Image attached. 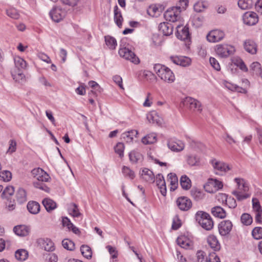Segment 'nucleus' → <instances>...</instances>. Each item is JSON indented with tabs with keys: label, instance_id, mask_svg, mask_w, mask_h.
<instances>
[{
	"label": "nucleus",
	"instance_id": "33",
	"mask_svg": "<svg viewBox=\"0 0 262 262\" xmlns=\"http://www.w3.org/2000/svg\"><path fill=\"white\" fill-rule=\"evenodd\" d=\"M180 183L182 188L185 190H188L191 187V181L186 175H183L181 177Z\"/></svg>",
	"mask_w": 262,
	"mask_h": 262
},
{
	"label": "nucleus",
	"instance_id": "17",
	"mask_svg": "<svg viewBox=\"0 0 262 262\" xmlns=\"http://www.w3.org/2000/svg\"><path fill=\"white\" fill-rule=\"evenodd\" d=\"M211 163L215 170L220 172H226L230 169L228 165L224 162L218 161L215 159L211 160Z\"/></svg>",
	"mask_w": 262,
	"mask_h": 262
},
{
	"label": "nucleus",
	"instance_id": "28",
	"mask_svg": "<svg viewBox=\"0 0 262 262\" xmlns=\"http://www.w3.org/2000/svg\"><path fill=\"white\" fill-rule=\"evenodd\" d=\"M168 181L170 182L171 191L176 189L178 185V179L177 175L173 173H170L167 176Z\"/></svg>",
	"mask_w": 262,
	"mask_h": 262
},
{
	"label": "nucleus",
	"instance_id": "57",
	"mask_svg": "<svg viewBox=\"0 0 262 262\" xmlns=\"http://www.w3.org/2000/svg\"><path fill=\"white\" fill-rule=\"evenodd\" d=\"M232 194L236 197L237 200L238 201H242L246 199L250 196L249 194L245 193L242 194L240 191L237 190L233 191L232 192Z\"/></svg>",
	"mask_w": 262,
	"mask_h": 262
},
{
	"label": "nucleus",
	"instance_id": "1",
	"mask_svg": "<svg viewBox=\"0 0 262 262\" xmlns=\"http://www.w3.org/2000/svg\"><path fill=\"white\" fill-rule=\"evenodd\" d=\"M195 218L199 225L206 230H210L213 227V222L210 215L203 211L196 212Z\"/></svg>",
	"mask_w": 262,
	"mask_h": 262
},
{
	"label": "nucleus",
	"instance_id": "18",
	"mask_svg": "<svg viewBox=\"0 0 262 262\" xmlns=\"http://www.w3.org/2000/svg\"><path fill=\"white\" fill-rule=\"evenodd\" d=\"M38 243L47 251H53L55 250L54 244L50 238H40Z\"/></svg>",
	"mask_w": 262,
	"mask_h": 262
},
{
	"label": "nucleus",
	"instance_id": "37",
	"mask_svg": "<svg viewBox=\"0 0 262 262\" xmlns=\"http://www.w3.org/2000/svg\"><path fill=\"white\" fill-rule=\"evenodd\" d=\"M104 38L105 43L110 49L114 50L116 48L117 44V41L114 37L107 35L104 37Z\"/></svg>",
	"mask_w": 262,
	"mask_h": 262
},
{
	"label": "nucleus",
	"instance_id": "24",
	"mask_svg": "<svg viewBox=\"0 0 262 262\" xmlns=\"http://www.w3.org/2000/svg\"><path fill=\"white\" fill-rule=\"evenodd\" d=\"M42 203L48 212H50L57 207L56 203L52 199L49 198H45Z\"/></svg>",
	"mask_w": 262,
	"mask_h": 262
},
{
	"label": "nucleus",
	"instance_id": "49",
	"mask_svg": "<svg viewBox=\"0 0 262 262\" xmlns=\"http://www.w3.org/2000/svg\"><path fill=\"white\" fill-rule=\"evenodd\" d=\"M122 171L125 177H128L131 179H133L135 178L134 172L127 166H124L122 167Z\"/></svg>",
	"mask_w": 262,
	"mask_h": 262
},
{
	"label": "nucleus",
	"instance_id": "41",
	"mask_svg": "<svg viewBox=\"0 0 262 262\" xmlns=\"http://www.w3.org/2000/svg\"><path fill=\"white\" fill-rule=\"evenodd\" d=\"M62 245L64 249L68 250L73 251L75 249L74 243L67 238L62 240Z\"/></svg>",
	"mask_w": 262,
	"mask_h": 262
},
{
	"label": "nucleus",
	"instance_id": "25",
	"mask_svg": "<svg viewBox=\"0 0 262 262\" xmlns=\"http://www.w3.org/2000/svg\"><path fill=\"white\" fill-rule=\"evenodd\" d=\"M138 134L137 130L133 129L125 132L121 135V138L123 139L127 143L132 142L133 137L136 136Z\"/></svg>",
	"mask_w": 262,
	"mask_h": 262
},
{
	"label": "nucleus",
	"instance_id": "43",
	"mask_svg": "<svg viewBox=\"0 0 262 262\" xmlns=\"http://www.w3.org/2000/svg\"><path fill=\"white\" fill-rule=\"evenodd\" d=\"M252 235L255 239H260L262 238V228L260 227H256L252 231Z\"/></svg>",
	"mask_w": 262,
	"mask_h": 262
},
{
	"label": "nucleus",
	"instance_id": "63",
	"mask_svg": "<svg viewBox=\"0 0 262 262\" xmlns=\"http://www.w3.org/2000/svg\"><path fill=\"white\" fill-rule=\"evenodd\" d=\"M207 262H221L219 257L215 253H210Z\"/></svg>",
	"mask_w": 262,
	"mask_h": 262
},
{
	"label": "nucleus",
	"instance_id": "31",
	"mask_svg": "<svg viewBox=\"0 0 262 262\" xmlns=\"http://www.w3.org/2000/svg\"><path fill=\"white\" fill-rule=\"evenodd\" d=\"M89 85L90 87L95 90V91L93 90L91 91L89 93V96L94 95V96H97V92H98L99 93L101 92L102 89L96 82L93 80L90 81L89 82Z\"/></svg>",
	"mask_w": 262,
	"mask_h": 262
},
{
	"label": "nucleus",
	"instance_id": "12",
	"mask_svg": "<svg viewBox=\"0 0 262 262\" xmlns=\"http://www.w3.org/2000/svg\"><path fill=\"white\" fill-rule=\"evenodd\" d=\"M160 74L161 75L159 77L165 82L172 83L175 80V76L172 71L167 67H165L164 71Z\"/></svg>",
	"mask_w": 262,
	"mask_h": 262
},
{
	"label": "nucleus",
	"instance_id": "10",
	"mask_svg": "<svg viewBox=\"0 0 262 262\" xmlns=\"http://www.w3.org/2000/svg\"><path fill=\"white\" fill-rule=\"evenodd\" d=\"M32 176L37 180L48 182L50 179L49 175L40 168H34L31 170Z\"/></svg>",
	"mask_w": 262,
	"mask_h": 262
},
{
	"label": "nucleus",
	"instance_id": "26",
	"mask_svg": "<svg viewBox=\"0 0 262 262\" xmlns=\"http://www.w3.org/2000/svg\"><path fill=\"white\" fill-rule=\"evenodd\" d=\"M114 20L118 27L121 28L122 25L123 20L121 11L119 10L117 5L114 7Z\"/></svg>",
	"mask_w": 262,
	"mask_h": 262
},
{
	"label": "nucleus",
	"instance_id": "53",
	"mask_svg": "<svg viewBox=\"0 0 262 262\" xmlns=\"http://www.w3.org/2000/svg\"><path fill=\"white\" fill-rule=\"evenodd\" d=\"M197 262H207L208 257L206 256V253L201 250L198 251L196 254Z\"/></svg>",
	"mask_w": 262,
	"mask_h": 262
},
{
	"label": "nucleus",
	"instance_id": "5",
	"mask_svg": "<svg viewBox=\"0 0 262 262\" xmlns=\"http://www.w3.org/2000/svg\"><path fill=\"white\" fill-rule=\"evenodd\" d=\"M180 13L181 10H178L177 7H172L165 12L164 15L166 20L175 22L180 18Z\"/></svg>",
	"mask_w": 262,
	"mask_h": 262
},
{
	"label": "nucleus",
	"instance_id": "19",
	"mask_svg": "<svg viewBox=\"0 0 262 262\" xmlns=\"http://www.w3.org/2000/svg\"><path fill=\"white\" fill-rule=\"evenodd\" d=\"M142 178L149 183L155 182V177L153 172L147 168H144L141 173Z\"/></svg>",
	"mask_w": 262,
	"mask_h": 262
},
{
	"label": "nucleus",
	"instance_id": "23",
	"mask_svg": "<svg viewBox=\"0 0 262 262\" xmlns=\"http://www.w3.org/2000/svg\"><path fill=\"white\" fill-rule=\"evenodd\" d=\"M211 213L215 217L220 219H224L227 214L225 210L220 206H215L211 209Z\"/></svg>",
	"mask_w": 262,
	"mask_h": 262
},
{
	"label": "nucleus",
	"instance_id": "51",
	"mask_svg": "<svg viewBox=\"0 0 262 262\" xmlns=\"http://www.w3.org/2000/svg\"><path fill=\"white\" fill-rule=\"evenodd\" d=\"M250 70H252L255 74L260 73L261 67L260 64L258 62H253L250 67Z\"/></svg>",
	"mask_w": 262,
	"mask_h": 262
},
{
	"label": "nucleus",
	"instance_id": "36",
	"mask_svg": "<svg viewBox=\"0 0 262 262\" xmlns=\"http://www.w3.org/2000/svg\"><path fill=\"white\" fill-rule=\"evenodd\" d=\"M82 255L87 259H90L92 256L91 248L88 245H83L80 247Z\"/></svg>",
	"mask_w": 262,
	"mask_h": 262
},
{
	"label": "nucleus",
	"instance_id": "58",
	"mask_svg": "<svg viewBox=\"0 0 262 262\" xmlns=\"http://www.w3.org/2000/svg\"><path fill=\"white\" fill-rule=\"evenodd\" d=\"M166 66L160 63L155 64L154 67V72L158 75L159 77L161 75L160 74L164 71V69Z\"/></svg>",
	"mask_w": 262,
	"mask_h": 262
},
{
	"label": "nucleus",
	"instance_id": "59",
	"mask_svg": "<svg viewBox=\"0 0 262 262\" xmlns=\"http://www.w3.org/2000/svg\"><path fill=\"white\" fill-rule=\"evenodd\" d=\"M141 155L139 152L132 151L129 154L130 161L133 163H136L140 159Z\"/></svg>",
	"mask_w": 262,
	"mask_h": 262
},
{
	"label": "nucleus",
	"instance_id": "62",
	"mask_svg": "<svg viewBox=\"0 0 262 262\" xmlns=\"http://www.w3.org/2000/svg\"><path fill=\"white\" fill-rule=\"evenodd\" d=\"M156 183L158 187L162 186V184H165V181L163 175L161 173L158 174L156 177Z\"/></svg>",
	"mask_w": 262,
	"mask_h": 262
},
{
	"label": "nucleus",
	"instance_id": "21",
	"mask_svg": "<svg viewBox=\"0 0 262 262\" xmlns=\"http://www.w3.org/2000/svg\"><path fill=\"white\" fill-rule=\"evenodd\" d=\"M245 50L251 54H255L257 52V46L255 42L252 40H246L244 44Z\"/></svg>",
	"mask_w": 262,
	"mask_h": 262
},
{
	"label": "nucleus",
	"instance_id": "35",
	"mask_svg": "<svg viewBox=\"0 0 262 262\" xmlns=\"http://www.w3.org/2000/svg\"><path fill=\"white\" fill-rule=\"evenodd\" d=\"M241 221L244 225L249 226L253 222V218L250 214L244 213L241 216Z\"/></svg>",
	"mask_w": 262,
	"mask_h": 262
},
{
	"label": "nucleus",
	"instance_id": "52",
	"mask_svg": "<svg viewBox=\"0 0 262 262\" xmlns=\"http://www.w3.org/2000/svg\"><path fill=\"white\" fill-rule=\"evenodd\" d=\"M177 244L181 248L187 249L189 246V243L183 237H179L177 239Z\"/></svg>",
	"mask_w": 262,
	"mask_h": 262
},
{
	"label": "nucleus",
	"instance_id": "16",
	"mask_svg": "<svg viewBox=\"0 0 262 262\" xmlns=\"http://www.w3.org/2000/svg\"><path fill=\"white\" fill-rule=\"evenodd\" d=\"M173 27L170 23L167 22L161 23L159 25V29L164 35L169 36L172 34Z\"/></svg>",
	"mask_w": 262,
	"mask_h": 262
},
{
	"label": "nucleus",
	"instance_id": "34",
	"mask_svg": "<svg viewBox=\"0 0 262 262\" xmlns=\"http://www.w3.org/2000/svg\"><path fill=\"white\" fill-rule=\"evenodd\" d=\"M191 195L196 201L203 199L204 195L203 192L197 188H192L191 190Z\"/></svg>",
	"mask_w": 262,
	"mask_h": 262
},
{
	"label": "nucleus",
	"instance_id": "6",
	"mask_svg": "<svg viewBox=\"0 0 262 262\" xmlns=\"http://www.w3.org/2000/svg\"><path fill=\"white\" fill-rule=\"evenodd\" d=\"M243 22L248 26H254L258 21L257 14L254 12H246L243 16Z\"/></svg>",
	"mask_w": 262,
	"mask_h": 262
},
{
	"label": "nucleus",
	"instance_id": "32",
	"mask_svg": "<svg viewBox=\"0 0 262 262\" xmlns=\"http://www.w3.org/2000/svg\"><path fill=\"white\" fill-rule=\"evenodd\" d=\"M157 141V136L154 133L148 134L142 139V142L145 145L150 144Z\"/></svg>",
	"mask_w": 262,
	"mask_h": 262
},
{
	"label": "nucleus",
	"instance_id": "4",
	"mask_svg": "<svg viewBox=\"0 0 262 262\" xmlns=\"http://www.w3.org/2000/svg\"><path fill=\"white\" fill-rule=\"evenodd\" d=\"M177 31L176 35L177 37L181 40L190 41V34L188 27L179 25L176 27Z\"/></svg>",
	"mask_w": 262,
	"mask_h": 262
},
{
	"label": "nucleus",
	"instance_id": "30",
	"mask_svg": "<svg viewBox=\"0 0 262 262\" xmlns=\"http://www.w3.org/2000/svg\"><path fill=\"white\" fill-rule=\"evenodd\" d=\"M15 256L17 260L24 261L26 260L28 257V252L25 249H18L15 253Z\"/></svg>",
	"mask_w": 262,
	"mask_h": 262
},
{
	"label": "nucleus",
	"instance_id": "44",
	"mask_svg": "<svg viewBox=\"0 0 262 262\" xmlns=\"http://www.w3.org/2000/svg\"><path fill=\"white\" fill-rule=\"evenodd\" d=\"M188 164L191 166H198L200 165V158L196 156H189L187 159Z\"/></svg>",
	"mask_w": 262,
	"mask_h": 262
},
{
	"label": "nucleus",
	"instance_id": "29",
	"mask_svg": "<svg viewBox=\"0 0 262 262\" xmlns=\"http://www.w3.org/2000/svg\"><path fill=\"white\" fill-rule=\"evenodd\" d=\"M16 200L19 204H23L26 202L27 199V194L25 189L19 188L16 193Z\"/></svg>",
	"mask_w": 262,
	"mask_h": 262
},
{
	"label": "nucleus",
	"instance_id": "56",
	"mask_svg": "<svg viewBox=\"0 0 262 262\" xmlns=\"http://www.w3.org/2000/svg\"><path fill=\"white\" fill-rule=\"evenodd\" d=\"M188 0H179L178 3L177 4L176 7H177L178 10L181 11L185 10L188 5Z\"/></svg>",
	"mask_w": 262,
	"mask_h": 262
},
{
	"label": "nucleus",
	"instance_id": "48",
	"mask_svg": "<svg viewBox=\"0 0 262 262\" xmlns=\"http://www.w3.org/2000/svg\"><path fill=\"white\" fill-rule=\"evenodd\" d=\"M115 151L118 154L120 158L124 156V145L121 142L118 143L114 147Z\"/></svg>",
	"mask_w": 262,
	"mask_h": 262
},
{
	"label": "nucleus",
	"instance_id": "14",
	"mask_svg": "<svg viewBox=\"0 0 262 262\" xmlns=\"http://www.w3.org/2000/svg\"><path fill=\"white\" fill-rule=\"evenodd\" d=\"M50 15L53 21L58 23L64 17L65 13L61 9L55 8L50 12Z\"/></svg>",
	"mask_w": 262,
	"mask_h": 262
},
{
	"label": "nucleus",
	"instance_id": "64",
	"mask_svg": "<svg viewBox=\"0 0 262 262\" xmlns=\"http://www.w3.org/2000/svg\"><path fill=\"white\" fill-rule=\"evenodd\" d=\"M113 79L114 81L122 89H123L122 84V79L120 76L116 75L113 76Z\"/></svg>",
	"mask_w": 262,
	"mask_h": 262
},
{
	"label": "nucleus",
	"instance_id": "40",
	"mask_svg": "<svg viewBox=\"0 0 262 262\" xmlns=\"http://www.w3.org/2000/svg\"><path fill=\"white\" fill-rule=\"evenodd\" d=\"M69 211L74 217H78L81 215L79 212L78 206L75 203H71L69 208Z\"/></svg>",
	"mask_w": 262,
	"mask_h": 262
},
{
	"label": "nucleus",
	"instance_id": "11",
	"mask_svg": "<svg viewBox=\"0 0 262 262\" xmlns=\"http://www.w3.org/2000/svg\"><path fill=\"white\" fill-rule=\"evenodd\" d=\"M13 230L17 235L25 237L29 235L31 231V227L25 225H19L14 226Z\"/></svg>",
	"mask_w": 262,
	"mask_h": 262
},
{
	"label": "nucleus",
	"instance_id": "61",
	"mask_svg": "<svg viewBox=\"0 0 262 262\" xmlns=\"http://www.w3.org/2000/svg\"><path fill=\"white\" fill-rule=\"evenodd\" d=\"M226 203L230 208H235L237 206L236 200L233 198H226Z\"/></svg>",
	"mask_w": 262,
	"mask_h": 262
},
{
	"label": "nucleus",
	"instance_id": "50",
	"mask_svg": "<svg viewBox=\"0 0 262 262\" xmlns=\"http://www.w3.org/2000/svg\"><path fill=\"white\" fill-rule=\"evenodd\" d=\"M15 66L19 69H25L26 67V62L21 58L17 57L14 58Z\"/></svg>",
	"mask_w": 262,
	"mask_h": 262
},
{
	"label": "nucleus",
	"instance_id": "9",
	"mask_svg": "<svg viewBox=\"0 0 262 262\" xmlns=\"http://www.w3.org/2000/svg\"><path fill=\"white\" fill-rule=\"evenodd\" d=\"M232 227V223L230 220L222 221L218 226L220 234L222 236H226L228 235L230 232Z\"/></svg>",
	"mask_w": 262,
	"mask_h": 262
},
{
	"label": "nucleus",
	"instance_id": "8",
	"mask_svg": "<svg viewBox=\"0 0 262 262\" xmlns=\"http://www.w3.org/2000/svg\"><path fill=\"white\" fill-rule=\"evenodd\" d=\"M224 33L220 30L211 31L207 35L206 38L208 41L215 42L221 41L224 37Z\"/></svg>",
	"mask_w": 262,
	"mask_h": 262
},
{
	"label": "nucleus",
	"instance_id": "47",
	"mask_svg": "<svg viewBox=\"0 0 262 262\" xmlns=\"http://www.w3.org/2000/svg\"><path fill=\"white\" fill-rule=\"evenodd\" d=\"M252 208L253 210L256 213H262V208L260 204L259 200L256 198L252 199Z\"/></svg>",
	"mask_w": 262,
	"mask_h": 262
},
{
	"label": "nucleus",
	"instance_id": "7",
	"mask_svg": "<svg viewBox=\"0 0 262 262\" xmlns=\"http://www.w3.org/2000/svg\"><path fill=\"white\" fill-rule=\"evenodd\" d=\"M177 205L182 211H187L192 207V202L186 196H180L176 201Z\"/></svg>",
	"mask_w": 262,
	"mask_h": 262
},
{
	"label": "nucleus",
	"instance_id": "42",
	"mask_svg": "<svg viewBox=\"0 0 262 262\" xmlns=\"http://www.w3.org/2000/svg\"><path fill=\"white\" fill-rule=\"evenodd\" d=\"M45 181L37 180L36 181L34 182L33 185L35 187L43 190L45 192H49L50 191V188L45 183H43Z\"/></svg>",
	"mask_w": 262,
	"mask_h": 262
},
{
	"label": "nucleus",
	"instance_id": "39",
	"mask_svg": "<svg viewBox=\"0 0 262 262\" xmlns=\"http://www.w3.org/2000/svg\"><path fill=\"white\" fill-rule=\"evenodd\" d=\"M237 5L241 9L246 10L252 6L253 2L252 0H239Z\"/></svg>",
	"mask_w": 262,
	"mask_h": 262
},
{
	"label": "nucleus",
	"instance_id": "3",
	"mask_svg": "<svg viewBox=\"0 0 262 262\" xmlns=\"http://www.w3.org/2000/svg\"><path fill=\"white\" fill-rule=\"evenodd\" d=\"M234 47L228 45H218L216 46V53L221 57H227L235 52Z\"/></svg>",
	"mask_w": 262,
	"mask_h": 262
},
{
	"label": "nucleus",
	"instance_id": "60",
	"mask_svg": "<svg viewBox=\"0 0 262 262\" xmlns=\"http://www.w3.org/2000/svg\"><path fill=\"white\" fill-rule=\"evenodd\" d=\"M211 66L216 71H219L221 70L220 65L218 61L214 57H211L209 59Z\"/></svg>",
	"mask_w": 262,
	"mask_h": 262
},
{
	"label": "nucleus",
	"instance_id": "15",
	"mask_svg": "<svg viewBox=\"0 0 262 262\" xmlns=\"http://www.w3.org/2000/svg\"><path fill=\"white\" fill-rule=\"evenodd\" d=\"M167 146L172 151L177 152L182 151L184 148V143L180 140L176 141L173 140H169Z\"/></svg>",
	"mask_w": 262,
	"mask_h": 262
},
{
	"label": "nucleus",
	"instance_id": "20",
	"mask_svg": "<svg viewBox=\"0 0 262 262\" xmlns=\"http://www.w3.org/2000/svg\"><path fill=\"white\" fill-rule=\"evenodd\" d=\"M207 243L213 251H217L220 250L221 246L215 236L213 235L208 236L207 237Z\"/></svg>",
	"mask_w": 262,
	"mask_h": 262
},
{
	"label": "nucleus",
	"instance_id": "55",
	"mask_svg": "<svg viewBox=\"0 0 262 262\" xmlns=\"http://www.w3.org/2000/svg\"><path fill=\"white\" fill-rule=\"evenodd\" d=\"M191 60L190 58L186 56H180V66L182 67H187L190 64Z\"/></svg>",
	"mask_w": 262,
	"mask_h": 262
},
{
	"label": "nucleus",
	"instance_id": "22",
	"mask_svg": "<svg viewBox=\"0 0 262 262\" xmlns=\"http://www.w3.org/2000/svg\"><path fill=\"white\" fill-rule=\"evenodd\" d=\"M27 208L30 213L36 214L40 211V206L37 202L29 201L27 204Z\"/></svg>",
	"mask_w": 262,
	"mask_h": 262
},
{
	"label": "nucleus",
	"instance_id": "46",
	"mask_svg": "<svg viewBox=\"0 0 262 262\" xmlns=\"http://www.w3.org/2000/svg\"><path fill=\"white\" fill-rule=\"evenodd\" d=\"M204 2H198L193 6L194 10L196 12H201L207 8Z\"/></svg>",
	"mask_w": 262,
	"mask_h": 262
},
{
	"label": "nucleus",
	"instance_id": "2",
	"mask_svg": "<svg viewBox=\"0 0 262 262\" xmlns=\"http://www.w3.org/2000/svg\"><path fill=\"white\" fill-rule=\"evenodd\" d=\"M118 53L121 57L130 61L135 64H138L140 62L139 58L128 48L126 47L121 48L119 50Z\"/></svg>",
	"mask_w": 262,
	"mask_h": 262
},
{
	"label": "nucleus",
	"instance_id": "27",
	"mask_svg": "<svg viewBox=\"0 0 262 262\" xmlns=\"http://www.w3.org/2000/svg\"><path fill=\"white\" fill-rule=\"evenodd\" d=\"M234 181L236 183L239 190L244 192L249 190V184L245 180L236 178L234 179Z\"/></svg>",
	"mask_w": 262,
	"mask_h": 262
},
{
	"label": "nucleus",
	"instance_id": "38",
	"mask_svg": "<svg viewBox=\"0 0 262 262\" xmlns=\"http://www.w3.org/2000/svg\"><path fill=\"white\" fill-rule=\"evenodd\" d=\"M14 192V188L12 186H7L4 189L1 196L3 199L9 200V198L12 195Z\"/></svg>",
	"mask_w": 262,
	"mask_h": 262
},
{
	"label": "nucleus",
	"instance_id": "13",
	"mask_svg": "<svg viewBox=\"0 0 262 262\" xmlns=\"http://www.w3.org/2000/svg\"><path fill=\"white\" fill-rule=\"evenodd\" d=\"M185 105H188L191 110L201 111L202 110L201 103L197 100L191 97H187L184 101Z\"/></svg>",
	"mask_w": 262,
	"mask_h": 262
},
{
	"label": "nucleus",
	"instance_id": "45",
	"mask_svg": "<svg viewBox=\"0 0 262 262\" xmlns=\"http://www.w3.org/2000/svg\"><path fill=\"white\" fill-rule=\"evenodd\" d=\"M7 15L13 19H18L19 14L18 11L14 8H10L6 10Z\"/></svg>",
	"mask_w": 262,
	"mask_h": 262
},
{
	"label": "nucleus",
	"instance_id": "54",
	"mask_svg": "<svg viewBox=\"0 0 262 262\" xmlns=\"http://www.w3.org/2000/svg\"><path fill=\"white\" fill-rule=\"evenodd\" d=\"M0 177L5 182H8L12 179V174L10 171L4 170L0 172Z\"/></svg>",
	"mask_w": 262,
	"mask_h": 262
}]
</instances>
